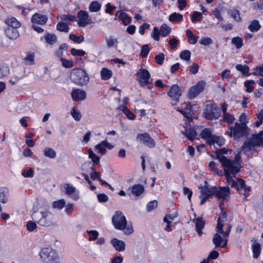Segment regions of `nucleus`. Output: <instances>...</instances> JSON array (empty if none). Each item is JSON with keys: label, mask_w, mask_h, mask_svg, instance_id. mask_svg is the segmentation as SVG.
<instances>
[{"label": "nucleus", "mask_w": 263, "mask_h": 263, "mask_svg": "<svg viewBox=\"0 0 263 263\" xmlns=\"http://www.w3.org/2000/svg\"><path fill=\"white\" fill-rule=\"evenodd\" d=\"M112 223L114 228L122 231L126 235L133 233L134 229L131 222H127L125 216L121 211H116L112 217Z\"/></svg>", "instance_id": "1"}, {"label": "nucleus", "mask_w": 263, "mask_h": 263, "mask_svg": "<svg viewBox=\"0 0 263 263\" xmlns=\"http://www.w3.org/2000/svg\"><path fill=\"white\" fill-rule=\"evenodd\" d=\"M31 216L32 219L41 226L50 227L54 224V215L48 211H34Z\"/></svg>", "instance_id": "2"}, {"label": "nucleus", "mask_w": 263, "mask_h": 263, "mask_svg": "<svg viewBox=\"0 0 263 263\" xmlns=\"http://www.w3.org/2000/svg\"><path fill=\"white\" fill-rule=\"evenodd\" d=\"M219 158L220 162L223 167L226 178H227V177H235V175L240 172L241 165L235 163L226 157H220Z\"/></svg>", "instance_id": "3"}, {"label": "nucleus", "mask_w": 263, "mask_h": 263, "mask_svg": "<svg viewBox=\"0 0 263 263\" xmlns=\"http://www.w3.org/2000/svg\"><path fill=\"white\" fill-rule=\"evenodd\" d=\"M71 81L79 86H85L89 81V77L85 69L80 68L73 69L70 73Z\"/></svg>", "instance_id": "4"}, {"label": "nucleus", "mask_w": 263, "mask_h": 263, "mask_svg": "<svg viewBox=\"0 0 263 263\" xmlns=\"http://www.w3.org/2000/svg\"><path fill=\"white\" fill-rule=\"evenodd\" d=\"M39 255L42 260L45 263H61L58 252L50 247L42 248Z\"/></svg>", "instance_id": "5"}, {"label": "nucleus", "mask_w": 263, "mask_h": 263, "mask_svg": "<svg viewBox=\"0 0 263 263\" xmlns=\"http://www.w3.org/2000/svg\"><path fill=\"white\" fill-rule=\"evenodd\" d=\"M226 134L230 137L233 138L234 140H237L241 137L247 136L249 134V130L246 124L236 122L234 126L229 127Z\"/></svg>", "instance_id": "6"}, {"label": "nucleus", "mask_w": 263, "mask_h": 263, "mask_svg": "<svg viewBox=\"0 0 263 263\" xmlns=\"http://www.w3.org/2000/svg\"><path fill=\"white\" fill-rule=\"evenodd\" d=\"M203 115L204 117L208 120H217L221 116V111L218 106L208 104L205 106Z\"/></svg>", "instance_id": "7"}, {"label": "nucleus", "mask_w": 263, "mask_h": 263, "mask_svg": "<svg viewBox=\"0 0 263 263\" xmlns=\"http://www.w3.org/2000/svg\"><path fill=\"white\" fill-rule=\"evenodd\" d=\"M260 146H261V138L253 134L251 138L244 142L241 147V151H244L246 152L251 151H256L255 147Z\"/></svg>", "instance_id": "8"}, {"label": "nucleus", "mask_w": 263, "mask_h": 263, "mask_svg": "<svg viewBox=\"0 0 263 263\" xmlns=\"http://www.w3.org/2000/svg\"><path fill=\"white\" fill-rule=\"evenodd\" d=\"M213 194L218 199L226 200L230 195V190L228 186L217 187L213 186Z\"/></svg>", "instance_id": "9"}, {"label": "nucleus", "mask_w": 263, "mask_h": 263, "mask_svg": "<svg viewBox=\"0 0 263 263\" xmlns=\"http://www.w3.org/2000/svg\"><path fill=\"white\" fill-rule=\"evenodd\" d=\"M137 77L140 86L145 87L146 84H151L149 81L151 74L147 69L141 68L137 73Z\"/></svg>", "instance_id": "10"}, {"label": "nucleus", "mask_w": 263, "mask_h": 263, "mask_svg": "<svg viewBox=\"0 0 263 263\" xmlns=\"http://www.w3.org/2000/svg\"><path fill=\"white\" fill-rule=\"evenodd\" d=\"M137 139L140 143L149 148H153L155 145L154 140L146 133L138 134L137 136Z\"/></svg>", "instance_id": "11"}, {"label": "nucleus", "mask_w": 263, "mask_h": 263, "mask_svg": "<svg viewBox=\"0 0 263 263\" xmlns=\"http://www.w3.org/2000/svg\"><path fill=\"white\" fill-rule=\"evenodd\" d=\"M200 194L199 198H200V204H203L205 201L211 196H214L213 194V186H209L205 185L204 186L200 187Z\"/></svg>", "instance_id": "12"}, {"label": "nucleus", "mask_w": 263, "mask_h": 263, "mask_svg": "<svg viewBox=\"0 0 263 263\" xmlns=\"http://www.w3.org/2000/svg\"><path fill=\"white\" fill-rule=\"evenodd\" d=\"M64 189L65 194L73 200L77 201L79 199V192L74 186L69 183H65L64 184Z\"/></svg>", "instance_id": "13"}, {"label": "nucleus", "mask_w": 263, "mask_h": 263, "mask_svg": "<svg viewBox=\"0 0 263 263\" xmlns=\"http://www.w3.org/2000/svg\"><path fill=\"white\" fill-rule=\"evenodd\" d=\"M233 177H227L226 178L228 183L232 187L236 189L237 191H238L239 189H240L241 191L247 189L245 187V183L243 179L237 178L235 180L233 179Z\"/></svg>", "instance_id": "14"}, {"label": "nucleus", "mask_w": 263, "mask_h": 263, "mask_svg": "<svg viewBox=\"0 0 263 263\" xmlns=\"http://www.w3.org/2000/svg\"><path fill=\"white\" fill-rule=\"evenodd\" d=\"M204 83L199 82L196 85L191 87L188 92V97L193 99L196 97L204 89Z\"/></svg>", "instance_id": "15"}, {"label": "nucleus", "mask_w": 263, "mask_h": 263, "mask_svg": "<svg viewBox=\"0 0 263 263\" xmlns=\"http://www.w3.org/2000/svg\"><path fill=\"white\" fill-rule=\"evenodd\" d=\"M168 96L176 102L179 101L180 97L182 95V91L177 85H172L167 92Z\"/></svg>", "instance_id": "16"}, {"label": "nucleus", "mask_w": 263, "mask_h": 263, "mask_svg": "<svg viewBox=\"0 0 263 263\" xmlns=\"http://www.w3.org/2000/svg\"><path fill=\"white\" fill-rule=\"evenodd\" d=\"M144 192V187L143 185L140 184H134L132 186H130L127 189V194L130 196L133 195L138 197L140 196Z\"/></svg>", "instance_id": "17"}, {"label": "nucleus", "mask_w": 263, "mask_h": 263, "mask_svg": "<svg viewBox=\"0 0 263 263\" xmlns=\"http://www.w3.org/2000/svg\"><path fill=\"white\" fill-rule=\"evenodd\" d=\"M78 18L79 19L78 24L80 27H84L87 24H89L88 13L85 11L81 10L78 13Z\"/></svg>", "instance_id": "18"}, {"label": "nucleus", "mask_w": 263, "mask_h": 263, "mask_svg": "<svg viewBox=\"0 0 263 263\" xmlns=\"http://www.w3.org/2000/svg\"><path fill=\"white\" fill-rule=\"evenodd\" d=\"M71 95L72 99L76 101L84 100L86 97V92L80 89H73Z\"/></svg>", "instance_id": "19"}, {"label": "nucleus", "mask_w": 263, "mask_h": 263, "mask_svg": "<svg viewBox=\"0 0 263 263\" xmlns=\"http://www.w3.org/2000/svg\"><path fill=\"white\" fill-rule=\"evenodd\" d=\"M110 243L118 252H123L125 250V243L122 240L114 238L111 240Z\"/></svg>", "instance_id": "20"}, {"label": "nucleus", "mask_w": 263, "mask_h": 263, "mask_svg": "<svg viewBox=\"0 0 263 263\" xmlns=\"http://www.w3.org/2000/svg\"><path fill=\"white\" fill-rule=\"evenodd\" d=\"M47 17L46 15H42L39 13H35L31 18L32 23L43 25L47 21Z\"/></svg>", "instance_id": "21"}, {"label": "nucleus", "mask_w": 263, "mask_h": 263, "mask_svg": "<svg viewBox=\"0 0 263 263\" xmlns=\"http://www.w3.org/2000/svg\"><path fill=\"white\" fill-rule=\"evenodd\" d=\"M193 222H195V226L196 227V232L201 236L202 234V229L205 226V222L202 217H197V218L193 220Z\"/></svg>", "instance_id": "22"}, {"label": "nucleus", "mask_w": 263, "mask_h": 263, "mask_svg": "<svg viewBox=\"0 0 263 263\" xmlns=\"http://www.w3.org/2000/svg\"><path fill=\"white\" fill-rule=\"evenodd\" d=\"M201 137L205 140L206 142L209 144L214 137V135L212 134L211 130L210 128H204L200 134Z\"/></svg>", "instance_id": "23"}, {"label": "nucleus", "mask_w": 263, "mask_h": 263, "mask_svg": "<svg viewBox=\"0 0 263 263\" xmlns=\"http://www.w3.org/2000/svg\"><path fill=\"white\" fill-rule=\"evenodd\" d=\"M9 191L7 187H0V202L6 203L8 200Z\"/></svg>", "instance_id": "24"}, {"label": "nucleus", "mask_w": 263, "mask_h": 263, "mask_svg": "<svg viewBox=\"0 0 263 263\" xmlns=\"http://www.w3.org/2000/svg\"><path fill=\"white\" fill-rule=\"evenodd\" d=\"M251 241L253 242L252 245L253 250V257L254 258L256 259L259 257L261 252L260 245L257 242L256 240L255 239H252Z\"/></svg>", "instance_id": "25"}, {"label": "nucleus", "mask_w": 263, "mask_h": 263, "mask_svg": "<svg viewBox=\"0 0 263 263\" xmlns=\"http://www.w3.org/2000/svg\"><path fill=\"white\" fill-rule=\"evenodd\" d=\"M16 29L17 28L8 27L5 30V34L9 39L11 40H15L19 36L18 32Z\"/></svg>", "instance_id": "26"}, {"label": "nucleus", "mask_w": 263, "mask_h": 263, "mask_svg": "<svg viewBox=\"0 0 263 263\" xmlns=\"http://www.w3.org/2000/svg\"><path fill=\"white\" fill-rule=\"evenodd\" d=\"M100 75L103 80H108L111 78L112 72L110 69L104 67L101 70Z\"/></svg>", "instance_id": "27"}, {"label": "nucleus", "mask_w": 263, "mask_h": 263, "mask_svg": "<svg viewBox=\"0 0 263 263\" xmlns=\"http://www.w3.org/2000/svg\"><path fill=\"white\" fill-rule=\"evenodd\" d=\"M5 23L8 25V27L12 28H18L21 26V23L15 17L7 18Z\"/></svg>", "instance_id": "28"}, {"label": "nucleus", "mask_w": 263, "mask_h": 263, "mask_svg": "<svg viewBox=\"0 0 263 263\" xmlns=\"http://www.w3.org/2000/svg\"><path fill=\"white\" fill-rule=\"evenodd\" d=\"M182 133L190 140H192L197 135L196 129L194 127L190 128L189 130L185 129V132H182Z\"/></svg>", "instance_id": "29"}, {"label": "nucleus", "mask_w": 263, "mask_h": 263, "mask_svg": "<svg viewBox=\"0 0 263 263\" xmlns=\"http://www.w3.org/2000/svg\"><path fill=\"white\" fill-rule=\"evenodd\" d=\"M261 28V25L257 20H253L248 26V29L251 32H257Z\"/></svg>", "instance_id": "30"}, {"label": "nucleus", "mask_w": 263, "mask_h": 263, "mask_svg": "<svg viewBox=\"0 0 263 263\" xmlns=\"http://www.w3.org/2000/svg\"><path fill=\"white\" fill-rule=\"evenodd\" d=\"M46 42L50 45H53L56 43L57 40V36L54 34L47 33L44 36Z\"/></svg>", "instance_id": "31"}, {"label": "nucleus", "mask_w": 263, "mask_h": 263, "mask_svg": "<svg viewBox=\"0 0 263 263\" xmlns=\"http://www.w3.org/2000/svg\"><path fill=\"white\" fill-rule=\"evenodd\" d=\"M101 4L98 1H92L89 6V10L91 12H99L101 8Z\"/></svg>", "instance_id": "32"}, {"label": "nucleus", "mask_w": 263, "mask_h": 263, "mask_svg": "<svg viewBox=\"0 0 263 263\" xmlns=\"http://www.w3.org/2000/svg\"><path fill=\"white\" fill-rule=\"evenodd\" d=\"M66 204V201L64 199H59L52 202V207L57 210L62 209Z\"/></svg>", "instance_id": "33"}, {"label": "nucleus", "mask_w": 263, "mask_h": 263, "mask_svg": "<svg viewBox=\"0 0 263 263\" xmlns=\"http://www.w3.org/2000/svg\"><path fill=\"white\" fill-rule=\"evenodd\" d=\"M178 111L187 118L193 113L192 107L190 103L186 104L185 109H179Z\"/></svg>", "instance_id": "34"}, {"label": "nucleus", "mask_w": 263, "mask_h": 263, "mask_svg": "<svg viewBox=\"0 0 263 263\" xmlns=\"http://www.w3.org/2000/svg\"><path fill=\"white\" fill-rule=\"evenodd\" d=\"M215 143H216L219 146L223 145L225 144V140L221 136H216L215 135L209 144L212 145Z\"/></svg>", "instance_id": "35"}, {"label": "nucleus", "mask_w": 263, "mask_h": 263, "mask_svg": "<svg viewBox=\"0 0 263 263\" xmlns=\"http://www.w3.org/2000/svg\"><path fill=\"white\" fill-rule=\"evenodd\" d=\"M221 234L219 233H217L214 234L212 239V242L215 245V248L220 247L222 241V237L220 235Z\"/></svg>", "instance_id": "36"}, {"label": "nucleus", "mask_w": 263, "mask_h": 263, "mask_svg": "<svg viewBox=\"0 0 263 263\" xmlns=\"http://www.w3.org/2000/svg\"><path fill=\"white\" fill-rule=\"evenodd\" d=\"M183 19V15L180 13L174 12L168 17V20L171 22H181Z\"/></svg>", "instance_id": "37"}, {"label": "nucleus", "mask_w": 263, "mask_h": 263, "mask_svg": "<svg viewBox=\"0 0 263 263\" xmlns=\"http://www.w3.org/2000/svg\"><path fill=\"white\" fill-rule=\"evenodd\" d=\"M10 73L9 67L6 64L0 65V79L8 76Z\"/></svg>", "instance_id": "38"}, {"label": "nucleus", "mask_w": 263, "mask_h": 263, "mask_svg": "<svg viewBox=\"0 0 263 263\" xmlns=\"http://www.w3.org/2000/svg\"><path fill=\"white\" fill-rule=\"evenodd\" d=\"M119 18L122 21L124 25H127L131 22V18L125 12H120Z\"/></svg>", "instance_id": "39"}, {"label": "nucleus", "mask_w": 263, "mask_h": 263, "mask_svg": "<svg viewBox=\"0 0 263 263\" xmlns=\"http://www.w3.org/2000/svg\"><path fill=\"white\" fill-rule=\"evenodd\" d=\"M160 30L161 35L163 37H165L171 33V28L166 24H163L160 27Z\"/></svg>", "instance_id": "40"}, {"label": "nucleus", "mask_w": 263, "mask_h": 263, "mask_svg": "<svg viewBox=\"0 0 263 263\" xmlns=\"http://www.w3.org/2000/svg\"><path fill=\"white\" fill-rule=\"evenodd\" d=\"M57 29L61 32H68L69 28L68 26L64 22H61L58 23L57 25Z\"/></svg>", "instance_id": "41"}, {"label": "nucleus", "mask_w": 263, "mask_h": 263, "mask_svg": "<svg viewBox=\"0 0 263 263\" xmlns=\"http://www.w3.org/2000/svg\"><path fill=\"white\" fill-rule=\"evenodd\" d=\"M44 155L50 158H54L56 157V153L53 149L50 147H46L44 149Z\"/></svg>", "instance_id": "42"}, {"label": "nucleus", "mask_w": 263, "mask_h": 263, "mask_svg": "<svg viewBox=\"0 0 263 263\" xmlns=\"http://www.w3.org/2000/svg\"><path fill=\"white\" fill-rule=\"evenodd\" d=\"M34 53L33 52H28L26 57L24 59L26 64L29 65H32L34 62Z\"/></svg>", "instance_id": "43"}, {"label": "nucleus", "mask_w": 263, "mask_h": 263, "mask_svg": "<svg viewBox=\"0 0 263 263\" xmlns=\"http://www.w3.org/2000/svg\"><path fill=\"white\" fill-rule=\"evenodd\" d=\"M232 43L234 44L237 49L240 48L243 45L242 40L239 36L232 38Z\"/></svg>", "instance_id": "44"}, {"label": "nucleus", "mask_w": 263, "mask_h": 263, "mask_svg": "<svg viewBox=\"0 0 263 263\" xmlns=\"http://www.w3.org/2000/svg\"><path fill=\"white\" fill-rule=\"evenodd\" d=\"M236 69L243 74H248L249 71V67L247 65L237 64L236 66Z\"/></svg>", "instance_id": "45"}, {"label": "nucleus", "mask_w": 263, "mask_h": 263, "mask_svg": "<svg viewBox=\"0 0 263 263\" xmlns=\"http://www.w3.org/2000/svg\"><path fill=\"white\" fill-rule=\"evenodd\" d=\"M69 37L70 40L78 44H80L84 41V37L82 35L78 36L75 34H70Z\"/></svg>", "instance_id": "46"}, {"label": "nucleus", "mask_w": 263, "mask_h": 263, "mask_svg": "<svg viewBox=\"0 0 263 263\" xmlns=\"http://www.w3.org/2000/svg\"><path fill=\"white\" fill-rule=\"evenodd\" d=\"M105 41L106 43V45L108 48H111L114 46L115 44L118 43V40L116 38H112L111 36L110 37H106Z\"/></svg>", "instance_id": "47"}, {"label": "nucleus", "mask_w": 263, "mask_h": 263, "mask_svg": "<svg viewBox=\"0 0 263 263\" xmlns=\"http://www.w3.org/2000/svg\"><path fill=\"white\" fill-rule=\"evenodd\" d=\"M71 115L72 116V117L74 118V119L77 121H79L80 120L82 117V115L81 114V112L78 109L73 108L70 111Z\"/></svg>", "instance_id": "48"}, {"label": "nucleus", "mask_w": 263, "mask_h": 263, "mask_svg": "<svg viewBox=\"0 0 263 263\" xmlns=\"http://www.w3.org/2000/svg\"><path fill=\"white\" fill-rule=\"evenodd\" d=\"M89 158H90L94 164H99L100 157L97 156L90 149L88 151Z\"/></svg>", "instance_id": "49"}, {"label": "nucleus", "mask_w": 263, "mask_h": 263, "mask_svg": "<svg viewBox=\"0 0 263 263\" xmlns=\"http://www.w3.org/2000/svg\"><path fill=\"white\" fill-rule=\"evenodd\" d=\"M191 53L189 50H185L180 53V58L185 61H189L190 60Z\"/></svg>", "instance_id": "50"}, {"label": "nucleus", "mask_w": 263, "mask_h": 263, "mask_svg": "<svg viewBox=\"0 0 263 263\" xmlns=\"http://www.w3.org/2000/svg\"><path fill=\"white\" fill-rule=\"evenodd\" d=\"M223 119L222 121L226 122L229 124H232L235 120V118L233 115L227 113L226 114L223 115Z\"/></svg>", "instance_id": "51"}, {"label": "nucleus", "mask_w": 263, "mask_h": 263, "mask_svg": "<svg viewBox=\"0 0 263 263\" xmlns=\"http://www.w3.org/2000/svg\"><path fill=\"white\" fill-rule=\"evenodd\" d=\"M161 32L157 27H154L151 36L155 41H159Z\"/></svg>", "instance_id": "52"}, {"label": "nucleus", "mask_w": 263, "mask_h": 263, "mask_svg": "<svg viewBox=\"0 0 263 263\" xmlns=\"http://www.w3.org/2000/svg\"><path fill=\"white\" fill-rule=\"evenodd\" d=\"M71 54L73 56H80L83 57L86 54L85 51L82 49H76L74 48H72L70 50Z\"/></svg>", "instance_id": "53"}, {"label": "nucleus", "mask_w": 263, "mask_h": 263, "mask_svg": "<svg viewBox=\"0 0 263 263\" xmlns=\"http://www.w3.org/2000/svg\"><path fill=\"white\" fill-rule=\"evenodd\" d=\"M230 14L231 16L233 17L237 22H240L241 21V17H240L239 11L236 9L231 10L230 12Z\"/></svg>", "instance_id": "54"}, {"label": "nucleus", "mask_w": 263, "mask_h": 263, "mask_svg": "<svg viewBox=\"0 0 263 263\" xmlns=\"http://www.w3.org/2000/svg\"><path fill=\"white\" fill-rule=\"evenodd\" d=\"M87 233L89 236V240L92 241L96 240L99 235V233L96 230L87 231Z\"/></svg>", "instance_id": "55"}, {"label": "nucleus", "mask_w": 263, "mask_h": 263, "mask_svg": "<svg viewBox=\"0 0 263 263\" xmlns=\"http://www.w3.org/2000/svg\"><path fill=\"white\" fill-rule=\"evenodd\" d=\"M149 52V48L147 44L143 45L141 48L140 55L143 58H146Z\"/></svg>", "instance_id": "56"}, {"label": "nucleus", "mask_w": 263, "mask_h": 263, "mask_svg": "<svg viewBox=\"0 0 263 263\" xmlns=\"http://www.w3.org/2000/svg\"><path fill=\"white\" fill-rule=\"evenodd\" d=\"M60 61L62 62V66L65 68H71L74 65L72 61L63 59V58H61Z\"/></svg>", "instance_id": "57"}, {"label": "nucleus", "mask_w": 263, "mask_h": 263, "mask_svg": "<svg viewBox=\"0 0 263 263\" xmlns=\"http://www.w3.org/2000/svg\"><path fill=\"white\" fill-rule=\"evenodd\" d=\"M212 40L210 37H202L199 41V43L201 45L208 46L212 43Z\"/></svg>", "instance_id": "58"}, {"label": "nucleus", "mask_w": 263, "mask_h": 263, "mask_svg": "<svg viewBox=\"0 0 263 263\" xmlns=\"http://www.w3.org/2000/svg\"><path fill=\"white\" fill-rule=\"evenodd\" d=\"M34 172L32 168H30L28 170H24L22 172V175L26 178H32L33 177Z\"/></svg>", "instance_id": "59"}, {"label": "nucleus", "mask_w": 263, "mask_h": 263, "mask_svg": "<svg viewBox=\"0 0 263 263\" xmlns=\"http://www.w3.org/2000/svg\"><path fill=\"white\" fill-rule=\"evenodd\" d=\"M157 204L158 203L156 200H153L149 202L146 205V209L147 211H152L153 210H154L157 206Z\"/></svg>", "instance_id": "60"}, {"label": "nucleus", "mask_w": 263, "mask_h": 263, "mask_svg": "<svg viewBox=\"0 0 263 263\" xmlns=\"http://www.w3.org/2000/svg\"><path fill=\"white\" fill-rule=\"evenodd\" d=\"M36 227L37 226L36 223L32 221H29L27 223L26 228L27 230L29 232L33 231L35 229H36Z\"/></svg>", "instance_id": "61"}, {"label": "nucleus", "mask_w": 263, "mask_h": 263, "mask_svg": "<svg viewBox=\"0 0 263 263\" xmlns=\"http://www.w3.org/2000/svg\"><path fill=\"white\" fill-rule=\"evenodd\" d=\"M164 54L163 53H160L156 55L155 59L157 63L160 65H162L164 62Z\"/></svg>", "instance_id": "62"}, {"label": "nucleus", "mask_w": 263, "mask_h": 263, "mask_svg": "<svg viewBox=\"0 0 263 263\" xmlns=\"http://www.w3.org/2000/svg\"><path fill=\"white\" fill-rule=\"evenodd\" d=\"M168 44L171 49H173L177 46L178 44V40L175 37H172L168 41Z\"/></svg>", "instance_id": "63"}, {"label": "nucleus", "mask_w": 263, "mask_h": 263, "mask_svg": "<svg viewBox=\"0 0 263 263\" xmlns=\"http://www.w3.org/2000/svg\"><path fill=\"white\" fill-rule=\"evenodd\" d=\"M61 20L62 21H69L70 22H73L76 20V17L73 15L64 14L61 16Z\"/></svg>", "instance_id": "64"}]
</instances>
